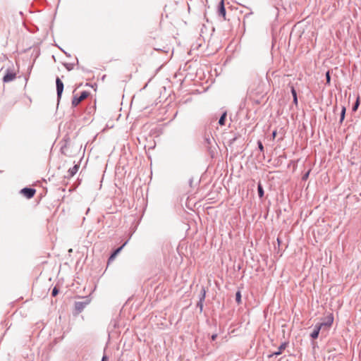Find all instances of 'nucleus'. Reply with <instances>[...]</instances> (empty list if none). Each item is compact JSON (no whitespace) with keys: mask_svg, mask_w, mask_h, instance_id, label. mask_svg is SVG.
<instances>
[{"mask_svg":"<svg viewBox=\"0 0 361 361\" xmlns=\"http://www.w3.org/2000/svg\"><path fill=\"white\" fill-rule=\"evenodd\" d=\"M89 95V93L86 91H83L80 97L74 96L72 100V105L73 106H78L80 102H81L83 99L87 98Z\"/></svg>","mask_w":361,"mask_h":361,"instance_id":"nucleus-1","label":"nucleus"},{"mask_svg":"<svg viewBox=\"0 0 361 361\" xmlns=\"http://www.w3.org/2000/svg\"><path fill=\"white\" fill-rule=\"evenodd\" d=\"M56 92H57V99L58 101L61 99L63 91V83L59 78H56Z\"/></svg>","mask_w":361,"mask_h":361,"instance_id":"nucleus-2","label":"nucleus"},{"mask_svg":"<svg viewBox=\"0 0 361 361\" xmlns=\"http://www.w3.org/2000/svg\"><path fill=\"white\" fill-rule=\"evenodd\" d=\"M20 192L27 198L30 199L35 195L36 190L34 188H25L21 190Z\"/></svg>","mask_w":361,"mask_h":361,"instance_id":"nucleus-3","label":"nucleus"},{"mask_svg":"<svg viewBox=\"0 0 361 361\" xmlns=\"http://www.w3.org/2000/svg\"><path fill=\"white\" fill-rule=\"evenodd\" d=\"M16 73L11 71H7L6 75L3 78L4 82H9L13 81L16 78Z\"/></svg>","mask_w":361,"mask_h":361,"instance_id":"nucleus-4","label":"nucleus"},{"mask_svg":"<svg viewBox=\"0 0 361 361\" xmlns=\"http://www.w3.org/2000/svg\"><path fill=\"white\" fill-rule=\"evenodd\" d=\"M218 14L221 16L224 20H226V9L224 7V0H221L219 5Z\"/></svg>","mask_w":361,"mask_h":361,"instance_id":"nucleus-5","label":"nucleus"},{"mask_svg":"<svg viewBox=\"0 0 361 361\" xmlns=\"http://www.w3.org/2000/svg\"><path fill=\"white\" fill-rule=\"evenodd\" d=\"M334 322V317L331 314L329 315L326 319L325 321L323 322H321L318 324L319 325H322V328L323 326H331Z\"/></svg>","mask_w":361,"mask_h":361,"instance_id":"nucleus-6","label":"nucleus"},{"mask_svg":"<svg viewBox=\"0 0 361 361\" xmlns=\"http://www.w3.org/2000/svg\"><path fill=\"white\" fill-rule=\"evenodd\" d=\"M205 295H206L205 289L204 288H202V290H201V295H200V300H199V302L197 303V307H200V311H202V308H203V301L205 299Z\"/></svg>","mask_w":361,"mask_h":361,"instance_id":"nucleus-7","label":"nucleus"},{"mask_svg":"<svg viewBox=\"0 0 361 361\" xmlns=\"http://www.w3.org/2000/svg\"><path fill=\"white\" fill-rule=\"evenodd\" d=\"M287 345H288V343H286V342L282 343L280 345V346L279 347L278 350L276 352H274L271 355H269V357L281 355L282 353L283 350L286 349Z\"/></svg>","mask_w":361,"mask_h":361,"instance_id":"nucleus-8","label":"nucleus"},{"mask_svg":"<svg viewBox=\"0 0 361 361\" xmlns=\"http://www.w3.org/2000/svg\"><path fill=\"white\" fill-rule=\"evenodd\" d=\"M321 329L322 325H319L318 324L315 325L313 331L310 334L312 339H316L318 337Z\"/></svg>","mask_w":361,"mask_h":361,"instance_id":"nucleus-9","label":"nucleus"},{"mask_svg":"<svg viewBox=\"0 0 361 361\" xmlns=\"http://www.w3.org/2000/svg\"><path fill=\"white\" fill-rule=\"evenodd\" d=\"M87 302H75V308L78 312H80L83 310V309L87 305Z\"/></svg>","mask_w":361,"mask_h":361,"instance_id":"nucleus-10","label":"nucleus"},{"mask_svg":"<svg viewBox=\"0 0 361 361\" xmlns=\"http://www.w3.org/2000/svg\"><path fill=\"white\" fill-rule=\"evenodd\" d=\"M128 241L125 242L121 247L117 248L110 256L109 261L113 260L116 256L122 250V249L124 247V246L127 244Z\"/></svg>","mask_w":361,"mask_h":361,"instance_id":"nucleus-11","label":"nucleus"},{"mask_svg":"<svg viewBox=\"0 0 361 361\" xmlns=\"http://www.w3.org/2000/svg\"><path fill=\"white\" fill-rule=\"evenodd\" d=\"M78 169L79 166L77 164L73 166L72 168H70L68 171V176L69 178L73 177L78 172Z\"/></svg>","mask_w":361,"mask_h":361,"instance_id":"nucleus-12","label":"nucleus"},{"mask_svg":"<svg viewBox=\"0 0 361 361\" xmlns=\"http://www.w3.org/2000/svg\"><path fill=\"white\" fill-rule=\"evenodd\" d=\"M257 190H258L259 197H262L264 196V189L260 183H258Z\"/></svg>","mask_w":361,"mask_h":361,"instance_id":"nucleus-13","label":"nucleus"},{"mask_svg":"<svg viewBox=\"0 0 361 361\" xmlns=\"http://www.w3.org/2000/svg\"><path fill=\"white\" fill-rule=\"evenodd\" d=\"M226 116V113L225 112L222 114V116L220 117V118L219 120V125L224 126L225 124Z\"/></svg>","mask_w":361,"mask_h":361,"instance_id":"nucleus-14","label":"nucleus"},{"mask_svg":"<svg viewBox=\"0 0 361 361\" xmlns=\"http://www.w3.org/2000/svg\"><path fill=\"white\" fill-rule=\"evenodd\" d=\"M235 300L238 304L241 302V293L240 290L237 291L235 293Z\"/></svg>","mask_w":361,"mask_h":361,"instance_id":"nucleus-15","label":"nucleus"},{"mask_svg":"<svg viewBox=\"0 0 361 361\" xmlns=\"http://www.w3.org/2000/svg\"><path fill=\"white\" fill-rule=\"evenodd\" d=\"M345 108L344 106L342 107L341 113V118L340 122L342 123L345 118Z\"/></svg>","mask_w":361,"mask_h":361,"instance_id":"nucleus-16","label":"nucleus"},{"mask_svg":"<svg viewBox=\"0 0 361 361\" xmlns=\"http://www.w3.org/2000/svg\"><path fill=\"white\" fill-rule=\"evenodd\" d=\"M358 106H359V97H357L356 102L353 107V111H356L357 109Z\"/></svg>","mask_w":361,"mask_h":361,"instance_id":"nucleus-17","label":"nucleus"},{"mask_svg":"<svg viewBox=\"0 0 361 361\" xmlns=\"http://www.w3.org/2000/svg\"><path fill=\"white\" fill-rule=\"evenodd\" d=\"M59 293V290L56 287H54L52 290L51 295L52 296H56Z\"/></svg>","mask_w":361,"mask_h":361,"instance_id":"nucleus-18","label":"nucleus"},{"mask_svg":"<svg viewBox=\"0 0 361 361\" xmlns=\"http://www.w3.org/2000/svg\"><path fill=\"white\" fill-rule=\"evenodd\" d=\"M291 93L293 95V98H294L295 97H297V92L293 86H291Z\"/></svg>","mask_w":361,"mask_h":361,"instance_id":"nucleus-19","label":"nucleus"},{"mask_svg":"<svg viewBox=\"0 0 361 361\" xmlns=\"http://www.w3.org/2000/svg\"><path fill=\"white\" fill-rule=\"evenodd\" d=\"M258 147L261 152H262L264 150L263 145L260 141L258 142Z\"/></svg>","mask_w":361,"mask_h":361,"instance_id":"nucleus-20","label":"nucleus"},{"mask_svg":"<svg viewBox=\"0 0 361 361\" xmlns=\"http://www.w3.org/2000/svg\"><path fill=\"white\" fill-rule=\"evenodd\" d=\"M309 174H310V171H307L306 173H305L302 176V180H305L306 179H307L308 176H309Z\"/></svg>","mask_w":361,"mask_h":361,"instance_id":"nucleus-21","label":"nucleus"},{"mask_svg":"<svg viewBox=\"0 0 361 361\" xmlns=\"http://www.w3.org/2000/svg\"><path fill=\"white\" fill-rule=\"evenodd\" d=\"M326 82L328 83L330 82V80H331V78H330V75H329V72H327L326 74Z\"/></svg>","mask_w":361,"mask_h":361,"instance_id":"nucleus-22","label":"nucleus"},{"mask_svg":"<svg viewBox=\"0 0 361 361\" xmlns=\"http://www.w3.org/2000/svg\"><path fill=\"white\" fill-rule=\"evenodd\" d=\"M65 66L68 71H71L73 68L72 64H66Z\"/></svg>","mask_w":361,"mask_h":361,"instance_id":"nucleus-23","label":"nucleus"},{"mask_svg":"<svg viewBox=\"0 0 361 361\" xmlns=\"http://www.w3.org/2000/svg\"><path fill=\"white\" fill-rule=\"evenodd\" d=\"M293 103L295 104V105H298V97H295L293 98Z\"/></svg>","mask_w":361,"mask_h":361,"instance_id":"nucleus-24","label":"nucleus"},{"mask_svg":"<svg viewBox=\"0 0 361 361\" xmlns=\"http://www.w3.org/2000/svg\"><path fill=\"white\" fill-rule=\"evenodd\" d=\"M107 360H108L107 356L106 355H104L102 357V361H107Z\"/></svg>","mask_w":361,"mask_h":361,"instance_id":"nucleus-25","label":"nucleus"},{"mask_svg":"<svg viewBox=\"0 0 361 361\" xmlns=\"http://www.w3.org/2000/svg\"><path fill=\"white\" fill-rule=\"evenodd\" d=\"M216 337H217V334H213V335L212 336V339L213 341H214V340L216 338Z\"/></svg>","mask_w":361,"mask_h":361,"instance_id":"nucleus-26","label":"nucleus"},{"mask_svg":"<svg viewBox=\"0 0 361 361\" xmlns=\"http://www.w3.org/2000/svg\"><path fill=\"white\" fill-rule=\"evenodd\" d=\"M276 131H274V132H273V137H274L276 136Z\"/></svg>","mask_w":361,"mask_h":361,"instance_id":"nucleus-27","label":"nucleus"}]
</instances>
